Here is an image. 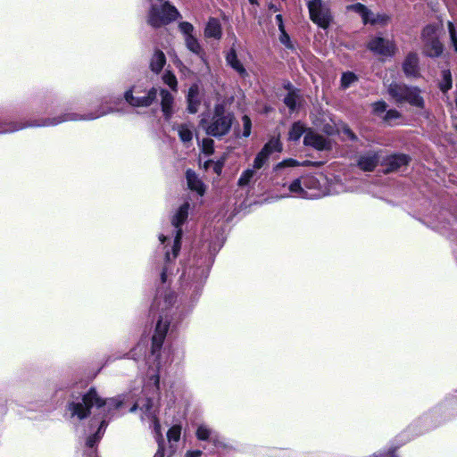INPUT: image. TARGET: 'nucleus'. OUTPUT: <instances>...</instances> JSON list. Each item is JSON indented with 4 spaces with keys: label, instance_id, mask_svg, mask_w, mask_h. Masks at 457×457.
Wrapping results in <instances>:
<instances>
[{
    "label": "nucleus",
    "instance_id": "nucleus-1",
    "mask_svg": "<svg viewBox=\"0 0 457 457\" xmlns=\"http://www.w3.org/2000/svg\"><path fill=\"white\" fill-rule=\"evenodd\" d=\"M123 403L124 400L120 396L104 400L99 396L95 388H91L83 395L81 402H71L68 404V411L71 412V417H76L80 420L89 415L91 408L96 407L97 409H102V420L99 428L95 435L87 438V446L93 447L99 442L107 426L106 420L110 419L112 415V411L120 408Z\"/></svg>",
    "mask_w": 457,
    "mask_h": 457
},
{
    "label": "nucleus",
    "instance_id": "nucleus-2",
    "mask_svg": "<svg viewBox=\"0 0 457 457\" xmlns=\"http://www.w3.org/2000/svg\"><path fill=\"white\" fill-rule=\"evenodd\" d=\"M232 121L233 115L226 111L223 104H218L214 106L212 115L202 118L200 125L208 135L222 137L230 130Z\"/></svg>",
    "mask_w": 457,
    "mask_h": 457
},
{
    "label": "nucleus",
    "instance_id": "nucleus-3",
    "mask_svg": "<svg viewBox=\"0 0 457 457\" xmlns=\"http://www.w3.org/2000/svg\"><path fill=\"white\" fill-rule=\"evenodd\" d=\"M387 93L397 104L407 103L411 106L423 109L425 101L418 87L408 86L403 83H391Z\"/></svg>",
    "mask_w": 457,
    "mask_h": 457
},
{
    "label": "nucleus",
    "instance_id": "nucleus-4",
    "mask_svg": "<svg viewBox=\"0 0 457 457\" xmlns=\"http://www.w3.org/2000/svg\"><path fill=\"white\" fill-rule=\"evenodd\" d=\"M137 409L143 412L141 417L142 420L147 419L153 421L154 429L159 445L158 451L154 457H163V439L161 433V425L156 418L157 408L154 405L153 400L145 395L144 397L139 398L136 402V403L131 407L130 411L133 412Z\"/></svg>",
    "mask_w": 457,
    "mask_h": 457
},
{
    "label": "nucleus",
    "instance_id": "nucleus-5",
    "mask_svg": "<svg viewBox=\"0 0 457 457\" xmlns=\"http://www.w3.org/2000/svg\"><path fill=\"white\" fill-rule=\"evenodd\" d=\"M160 4H152L148 13L147 22L154 28H159L175 21L179 12L168 1L156 0Z\"/></svg>",
    "mask_w": 457,
    "mask_h": 457
},
{
    "label": "nucleus",
    "instance_id": "nucleus-6",
    "mask_svg": "<svg viewBox=\"0 0 457 457\" xmlns=\"http://www.w3.org/2000/svg\"><path fill=\"white\" fill-rule=\"evenodd\" d=\"M423 52L430 57H437L443 53V45L438 40L435 26H427L421 35Z\"/></svg>",
    "mask_w": 457,
    "mask_h": 457
},
{
    "label": "nucleus",
    "instance_id": "nucleus-7",
    "mask_svg": "<svg viewBox=\"0 0 457 457\" xmlns=\"http://www.w3.org/2000/svg\"><path fill=\"white\" fill-rule=\"evenodd\" d=\"M310 18L321 28H327L330 21L329 9L321 0H308Z\"/></svg>",
    "mask_w": 457,
    "mask_h": 457
},
{
    "label": "nucleus",
    "instance_id": "nucleus-8",
    "mask_svg": "<svg viewBox=\"0 0 457 457\" xmlns=\"http://www.w3.org/2000/svg\"><path fill=\"white\" fill-rule=\"evenodd\" d=\"M158 94V89L152 87L149 91L140 95L137 91L129 90L125 93L126 101L132 106L146 107L153 104Z\"/></svg>",
    "mask_w": 457,
    "mask_h": 457
},
{
    "label": "nucleus",
    "instance_id": "nucleus-9",
    "mask_svg": "<svg viewBox=\"0 0 457 457\" xmlns=\"http://www.w3.org/2000/svg\"><path fill=\"white\" fill-rule=\"evenodd\" d=\"M113 111H114L113 108H108L106 110L97 112L96 114L91 113L87 116H80V115H78L75 113H67L63 116H59V117H55L53 119H47V120H44L43 123H41V124H32L31 126H54V125H57L59 123H62V122L67 121V120H94V119L99 118L103 115H105L109 112H112Z\"/></svg>",
    "mask_w": 457,
    "mask_h": 457
},
{
    "label": "nucleus",
    "instance_id": "nucleus-10",
    "mask_svg": "<svg viewBox=\"0 0 457 457\" xmlns=\"http://www.w3.org/2000/svg\"><path fill=\"white\" fill-rule=\"evenodd\" d=\"M348 9L359 13L361 16L362 21L365 24L386 23L388 19L387 16L386 15L373 14L370 10L366 8V6L359 3L350 5Z\"/></svg>",
    "mask_w": 457,
    "mask_h": 457
},
{
    "label": "nucleus",
    "instance_id": "nucleus-11",
    "mask_svg": "<svg viewBox=\"0 0 457 457\" xmlns=\"http://www.w3.org/2000/svg\"><path fill=\"white\" fill-rule=\"evenodd\" d=\"M368 47L372 52L386 56L393 55L395 49L392 41L379 37L371 39Z\"/></svg>",
    "mask_w": 457,
    "mask_h": 457
},
{
    "label": "nucleus",
    "instance_id": "nucleus-12",
    "mask_svg": "<svg viewBox=\"0 0 457 457\" xmlns=\"http://www.w3.org/2000/svg\"><path fill=\"white\" fill-rule=\"evenodd\" d=\"M303 144L307 146H312L316 150L322 151L330 149V141L325 138L323 136L309 129L303 138Z\"/></svg>",
    "mask_w": 457,
    "mask_h": 457
},
{
    "label": "nucleus",
    "instance_id": "nucleus-13",
    "mask_svg": "<svg viewBox=\"0 0 457 457\" xmlns=\"http://www.w3.org/2000/svg\"><path fill=\"white\" fill-rule=\"evenodd\" d=\"M169 326V320L167 318L161 317L158 320L155 328V332L153 336V353H154L156 351H158L164 340V337L166 336V332Z\"/></svg>",
    "mask_w": 457,
    "mask_h": 457
},
{
    "label": "nucleus",
    "instance_id": "nucleus-14",
    "mask_svg": "<svg viewBox=\"0 0 457 457\" xmlns=\"http://www.w3.org/2000/svg\"><path fill=\"white\" fill-rule=\"evenodd\" d=\"M162 112L166 120H170L174 113V97L168 90L160 88Z\"/></svg>",
    "mask_w": 457,
    "mask_h": 457
},
{
    "label": "nucleus",
    "instance_id": "nucleus-15",
    "mask_svg": "<svg viewBox=\"0 0 457 457\" xmlns=\"http://www.w3.org/2000/svg\"><path fill=\"white\" fill-rule=\"evenodd\" d=\"M403 70L404 74L408 78H419L420 76L419 57L416 54H408V55L406 56L405 60L403 62Z\"/></svg>",
    "mask_w": 457,
    "mask_h": 457
},
{
    "label": "nucleus",
    "instance_id": "nucleus-16",
    "mask_svg": "<svg viewBox=\"0 0 457 457\" xmlns=\"http://www.w3.org/2000/svg\"><path fill=\"white\" fill-rule=\"evenodd\" d=\"M379 161L378 153L369 152L361 155L358 161V166L365 171L373 170Z\"/></svg>",
    "mask_w": 457,
    "mask_h": 457
},
{
    "label": "nucleus",
    "instance_id": "nucleus-17",
    "mask_svg": "<svg viewBox=\"0 0 457 457\" xmlns=\"http://www.w3.org/2000/svg\"><path fill=\"white\" fill-rule=\"evenodd\" d=\"M201 104V97L199 87L197 85H193L189 87L187 93V110L190 113H195L199 110Z\"/></svg>",
    "mask_w": 457,
    "mask_h": 457
},
{
    "label": "nucleus",
    "instance_id": "nucleus-18",
    "mask_svg": "<svg viewBox=\"0 0 457 457\" xmlns=\"http://www.w3.org/2000/svg\"><path fill=\"white\" fill-rule=\"evenodd\" d=\"M188 187L191 190L196 191L200 195L205 192V187L203 181L197 177L195 171L188 170L186 173Z\"/></svg>",
    "mask_w": 457,
    "mask_h": 457
},
{
    "label": "nucleus",
    "instance_id": "nucleus-19",
    "mask_svg": "<svg viewBox=\"0 0 457 457\" xmlns=\"http://www.w3.org/2000/svg\"><path fill=\"white\" fill-rule=\"evenodd\" d=\"M226 62L241 77L245 78L247 76V72L243 63L238 60L236 51L234 49H230L229 52L227 54Z\"/></svg>",
    "mask_w": 457,
    "mask_h": 457
},
{
    "label": "nucleus",
    "instance_id": "nucleus-20",
    "mask_svg": "<svg viewBox=\"0 0 457 457\" xmlns=\"http://www.w3.org/2000/svg\"><path fill=\"white\" fill-rule=\"evenodd\" d=\"M409 161V156L403 154L391 155L386 161L388 166L387 171L397 170L401 167L407 165Z\"/></svg>",
    "mask_w": 457,
    "mask_h": 457
},
{
    "label": "nucleus",
    "instance_id": "nucleus-21",
    "mask_svg": "<svg viewBox=\"0 0 457 457\" xmlns=\"http://www.w3.org/2000/svg\"><path fill=\"white\" fill-rule=\"evenodd\" d=\"M221 35L222 30L220 22L219 21V20L215 18H211L208 21L206 27L204 29V36L206 37H213L216 39H220L221 37Z\"/></svg>",
    "mask_w": 457,
    "mask_h": 457
},
{
    "label": "nucleus",
    "instance_id": "nucleus-22",
    "mask_svg": "<svg viewBox=\"0 0 457 457\" xmlns=\"http://www.w3.org/2000/svg\"><path fill=\"white\" fill-rule=\"evenodd\" d=\"M165 62H166V58H165L164 54L162 51L157 50L154 52L152 59H151L150 68H151L152 71H154L155 73H159L162 70Z\"/></svg>",
    "mask_w": 457,
    "mask_h": 457
},
{
    "label": "nucleus",
    "instance_id": "nucleus-23",
    "mask_svg": "<svg viewBox=\"0 0 457 457\" xmlns=\"http://www.w3.org/2000/svg\"><path fill=\"white\" fill-rule=\"evenodd\" d=\"M309 129L301 121L294 122L288 132V139L291 141H298L300 137Z\"/></svg>",
    "mask_w": 457,
    "mask_h": 457
},
{
    "label": "nucleus",
    "instance_id": "nucleus-24",
    "mask_svg": "<svg viewBox=\"0 0 457 457\" xmlns=\"http://www.w3.org/2000/svg\"><path fill=\"white\" fill-rule=\"evenodd\" d=\"M184 41L187 48L189 51L198 55L201 59L204 60V52L198 40L194 36H187V37H184Z\"/></svg>",
    "mask_w": 457,
    "mask_h": 457
},
{
    "label": "nucleus",
    "instance_id": "nucleus-25",
    "mask_svg": "<svg viewBox=\"0 0 457 457\" xmlns=\"http://www.w3.org/2000/svg\"><path fill=\"white\" fill-rule=\"evenodd\" d=\"M261 151H262L269 157L275 152H281L282 145L279 141V138L272 137L264 145Z\"/></svg>",
    "mask_w": 457,
    "mask_h": 457
},
{
    "label": "nucleus",
    "instance_id": "nucleus-26",
    "mask_svg": "<svg viewBox=\"0 0 457 457\" xmlns=\"http://www.w3.org/2000/svg\"><path fill=\"white\" fill-rule=\"evenodd\" d=\"M261 151H262L269 157L275 152H281L282 145L279 141V138L272 137L264 145Z\"/></svg>",
    "mask_w": 457,
    "mask_h": 457
},
{
    "label": "nucleus",
    "instance_id": "nucleus-27",
    "mask_svg": "<svg viewBox=\"0 0 457 457\" xmlns=\"http://www.w3.org/2000/svg\"><path fill=\"white\" fill-rule=\"evenodd\" d=\"M189 204L185 203L182 204L172 219V224L175 228H179L187 218Z\"/></svg>",
    "mask_w": 457,
    "mask_h": 457
},
{
    "label": "nucleus",
    "instance_id": "nucleus-28",
    "mask_svg": "<svg viewBox=\"0 0 457 457\" xmlns=\"http://www.w3.org/2000/svg\"><path fill=\"white\" fill-rule=\"evenodd\" d=\"M176 129L178 130L179 138L182 142L187 143L192 140L193 132L191 127L187 124H179L177 126Z\"/></svg>",
    "mask_w": 457,
    "mask_h": 457
},
{
    "label": "nucleus",
    "instance_id": "nucleus-29",
    "mask_svg": "<svg viewBox=\"0 0 457 457\" xmlns=\"http://www.w3.org/2000/svg\"><path fill=\"white\" fill-rule=\"evenodd\" d=\"M289 191L290 193L294 194L295 195L302 198H307L308 195L307 192L303 188L301 180L299 179H295L290 185H289Z\"/></svg>",
    "mask_w": 457,
    "mask_h": 457
},
{
    "label": "nucleus",
    "instance_id": "nucleus-30",
    "mask_svg": "<svg viewBox=\"0 0 457 457\" xmlns=\"http://www.w3.org/2000/svg\"><path fill=\"white\" fill-rule=\"evenodd\" d=\"M299 95L295 92H289L287 96L284 98L285 104L290 109V111H295L298 103H299Z\"/></svg>",
    "mask_w": 457,
    "mask_h": 457
},
{
    "label": "nucleus",
    "instance_id": "nucleus-31",
    "mask_svg": "<svg viewBox=\"0 0 457 457\" xmlns=\"http://www.w3.org/2000/svg\"><path fill=\"white\" fill-rule=\"evenodd\" d=\"M181 234H182L181 229H179L177 231V235H176V237L174 239V245H173V247H172V259H175L178 256V254H179V249H180ZM165 258H166L167 261H170L171 260L170 253L169 252L166 253Z\"/></svg>",
    "mask_w": 457,
    "mask_h": 457
},
{
    "label": "nucleus",
    "instance_id": "nucleus-32",
    "mask_svg": "<svg viewBox=\"0 0 457 457\" xmlns=\"http://www.w3.org/2000/svg\"><path fill=\"white\" fill-rule=\"evenodd\" d=\"M255 169H247L245 170L240 176L239 179H238V186L240 187H245L246 185H248L250 183V181L252 180V179L254 177L255 175Z\"/></svg>",
    "mask_w": 457,
    "mask_h": 457
},
{
    "label": "nucleus",
    "instance_id": "nucleus-33",
    "mask_svg": "<svg viewBox=\"0 0 457 457\" xmlns=\"http://www.w3.org/2000/svg\"><path fill=\"white\" fill-rule=\"evenodd\" d=\"M312 162L310 161H305L303 163L298 162L296 160L289 158L287 160L282 161L281 162L278 163L275 167V170H279L285 167H295V166H307L310 165Z\"/></svg>",
    "mask_w": 457,
    "mask_h": 457
},
{
    "label": "nucleus",
    "instance_id": "nucleus-34",
    "mask_svg": "<svg viewBox=\"0 0 457 457\" xmlns=\"http://www.w3.org/2000/svg\"><path fill=\"white\" fill-rule=\"evenodd\" d=\"M163 82L168 85L172 90H177V79L170 71H166L162 76Z\"/></svg>",
    "mask_w": 457,
    "mask_h": 457
},
{
    "label": "nucleus",
    "instance_id": "nucleus-35",
    "mask_svg": "<svg viewBox=\"0 0 457 457\" xmlns=\"http://www.w3.org/2000/svg\"><path fill=\"white\" fill-rule=\"evenodd\" d=\"M269 156H267L262 151H260L258 154L256 155L253 167L255 170H260L263 167V165L267 162L269 160Z\"/></svg>",
    "mask_w": 457,
    "mask_h": 457
},
{
    "label": "nucleus",
    "instance_id": "nucleus-36",
    "mask_svg": "<svg viewBox=\"0 0 457 457\" xmlns=\"http://www.w3.org/2000/svg\"><path fill=\"white\" fill-rule=\"evenodd\" d=\"M180 434H181L180 426L175 425V426L171 427L167 433V437H168L169 442H172V441L178 442L180 438Z\"/></svg>",
    "mask_w": 457,
    "mask_h": 457
},
{
    "label": "nucleus",
    "instance_id": "nucleus-37",
    "mask_svg": "<svg viewBox=\"0 0 457 457\" xmlns=\"http://www.w3.org/2000/svg\"><path fill=\"white\" fill-rule=\"evenodd\" d=\"M441 90L446 92L452 87V77L449 71H443V81L440 84Z\"/></svg>",
    "mask_w": 457,
    "mask_h": 457
},
{
    "label": "nucleus",
    "instance_id": "nucleus-38",
    "mask_svg": "<svg viewBox=\"0 0 457 457\" xmlns=\"http://www.w3.org/2000/svg\"><path fill=\"white\" fill-rule=\"evenodd\" d=\"M214 142L211 138H204L202 141V151L206 155L212 154L214 151Z\"/></svg>",
    "mask_w": 457,
    "mask_h": 457
},
{
    "label": "nucleus",
    "instance_id": "nucleus-39",
    "mask_svg": "<svg viewBox=\"0 0 457 457\" xmlns=\"http://www.w3.org/2000/svg\"><path fill=\"white\" fill-rule=\"evenodd\" d=\"M212 435V430L205 425H200L196 430V436L199 440H207Z\"/></svg>",
    "mask_w": 457,
    "mask_h": 457
},
{
    "label": "nucleus",
    "instance_id": "nucleus-40",
    "mask_svg": "<svg viewBox=\"0 0 457 457\" xmlns=\"http://www.w3.org/2000/svg\"><path fill=\"white\" fill-rule=\"evenodd\" d=\"M356 79H357V77L353 73H352V72L344 73L341 78L342 87L346 88V87H350Z\"/></svg>",
    "mask_w": 457,
    "mask_h": 457
},
{
    "label": "nucleus",
    "instance_id": "nucleus-41",
    "mask_svg": "<svg viewBox=\"0 0 457 457\" xmlns=\"http://www.w3.org/2000/svg\"><path fill=\"white\" fill-rule=\"evenodd\" d=\"M386 107H387V104L386 102H384V101L376 102L372 104L373 113L378 116H380V115L386 113Z\"/></svg>",
    "mask_w": 457,
    "mask_h": 457
},
{
    "label": "nucleus",
    "instance_id": "nucleus-42",
    "mask_svg": "<svg viewBox=\"0 0 457 457\" xmlns=\"http://www.w3.org/2000/svg\"><path fill=\"white\" fill-rule=\"evenodd\" d=\"M449 34H450V39L453 47L454 48V51L457 52V35L455 31V28L453 22L449 21L447 24Z\"/></svg>",
    "mask_w": 457,
    "mask_h": 457
},
{
    "label": "nucleus",
    "instance_id": "nucleus-43",
    "mask_svg": "<svg viewBox=\"0 0 457 457\" xmlns=\"http://www.w3.org/2000/svg\"><path fill=\"white\" fill-rule=\"evenodd\" d=\"M179 27L180 31L183 33L184 37H187V36H193L192 33L194 30V27L191 23L183 21L179 23Z\"/></svg>",
    "mask_w": 457,
    "mask_h": 457
},
{
    "label": "nucleus",
    "instance_id": "nucleus-44",
    "mask_svg": "<svg viewBox=\"0 0 457 457\" xmlns=\"http://www.w3.org/2000/svg\"><path fill=\"white\" fill-rule=\"evenodd\" d=\"M401 114L398 111L395 109H391L386 112L385 116L383 117L384 120L390 123L394 120L400 118Z\"/></svg>",
    "mask_w": 457,
    "mask_h": 457
},
{
    "label": "nucleus",
    "instance_id": "nucleus-45",
    "mask_svg": "<svg viewBox=\"0 0 457 457\" xmlns=\"http://www.w3.org/2000/svg\"><path fill=\"white\" fill-rule=\"evenodd\" d=\"M337 130L339 133H342L344 136H345L347 138H349L351 140L357 139L355 134L345 124H342L341 128H339Z\"/></svg>",
    "mask_w": 457,
    "mask_h": 457
},
{
    "label": "nucleus",
    "instance_id": "nucleus-46",
    "mask_svg": "<svg viewBox=\"0 0 457 457\" xmlns=\"http://www.w3.org/2000/svg\"><path fill=\"white\" fill-rule=\"evenodd\" d=\"M242 122H243V128H244L243 136L244 137L250 136V134H251V127H252V123H251L250 118L248 116L245 115L242 118Z\"/></svg>",
    "mask_w": 457,
    "mask_h": 457
},
{
    "label": "nucleus",
    "instance_id": "nucleus-47",
    "mask_svg": "<svg viewBox=\"0 0 457 457\" xmlns=\"http://www.w3.org/2000/svg\"><path fill=\"white\" fill-rule=\"evenodd\" d=\"M25 128L23 125H17L10 123L6 127L0 129V133H8V132H13L19 129H21Z\"/></svg>",
    "mask_w": 457,
    "mask_h": 457
},
{
    "label": "nucleus",
    "instance_id": "nucleus-48",
    "mask_svg": "<svg viewBox=\"0 0 457 457\" xmlns=\"http://www.w3.org/2000/svg\"><path fill=\"white\" fill-rule=\"evenodd\" d=\"M174 302H175V295L172 293L166 295L163 299L164 307L168 308L169 306L172 305Z\"/></svg>",
    "mask_w": 457,
    "mask_h": 457
},
{
    "label": "nucleus",
    "instance_id": "nucleus-49",
    "mask_svg": "<svg viewBox=\"0 0 457 457\" xmlns=\"http://www.w3.org/2000/svg\"><path fill=\"white\" fill-rule=\"evenodd\" d=\"M280 41L282 44L289 47V36L286 33L285 29L281 31Z\"/></svg>",
    "mask_w": 457,
    "mask_h": 457
},
{
    "label": "nucleus",
    "instance_id": "nucleus-50",
    "mask_svg": "<svg viewBox=\"0 0 457 457\" xmlns=\"http://www.w3.org/2000/svg\"><path fill=\"white\" fill-rule=\"evenodd\" d=\"M276 21L278 22V26L280 31H283L284 24H283V19L281 14H278L276 16Z\"/></svg>",
    "mask_w": 457,
    "mask_h": 457
},
{
    "label": "nucleus",
    "instance_id": "nucleus-51",
    "mask_svg": "<svg viewBox=\"0 0 457 457\" xmlns=\"http://www.w3.org/2000/svg\"><path fill=\"white\" fill-rule=\"evenodd\" d=\"M202 454L201 451H193L187 453V457H200Z\"/></svg>",
    "mask_w": 457,
    "mask_h": 457
},
{
    "label": "nucleus",
    "instance_id": "nucleus-52",
    "mask_svg": "<svg viewBox=\"0 0 457 457\" xmlns=\"http://www.w3.org/2000/svg\"><path fill=\"white\" fill-rule=\"evenodd\" d=\"M221 169H222V164L219 163V162H216L215 165H214V171L217 174H220L221 172Z\"/></svg>",
    "mask_w": 457,
    "mask_h": 457
},
{
    "label": "nucleus",
    "instance_id": "nucleus-53",
    "mask_svg": "<svg viewBox=\"0 0 457 457\" xmlns=\"http://www.w3.org/2000/svg\"><path fill=\"white\" fill-rule=\"evenodd\" d=\"M159 239L162 243H163L166 240V237L163 235H160Z\"/></svg>",
    "mask_w": 457,
    "mask_h": 457
},
{
    "label": "nucleus",
    "instance_id": "nucleus-54",
    "mask_svg": "<svg viewBox=\"0 0 457 457\" xmlns=\"http://www.w3.org/2000/svg\"><path fill=\"white\" fill-rule=\"evenodd\" d=\"M161 277H162V282H165V280H166V273H165V271H163V272L162 273V276H161Z\"/></svg>",
    "mask_w": 457,
    "mask_h": 457
},
{
    "label": "nucleus",
    "instance_id": "nucleus-55",
    "mask_svg": "<svg viewBox=\"0 0 457 457\" xmlns=\"http://www.w3.org/2000/svg\"><path fill=\"white\" fill-rule=\"evenodd\" d=\"M154 384H155L156 388H158V385H159V378H158V377L156 378Z\"/></svg>",
    "mask_w": 457,
    "mask_h": 457
},
{
    "label": "nucleus",
    "instance_id": "nucleus-56",
    "mask_svg": "<svg viewBox=\"0 0 457 457\" xmlns=\"http://www.w3.org/2000/svg\"><path fill=\"white\" fill-rule=\"evenodd\" d=\"M209 163H210V161L205 162V163H204V168H205V169H207V168H208Z\"/></svg>",
    "mask_w": 457,
    "mask_h": 457
},
{
    "label": "nucleus",
    "instance_id": "nucleus-57",
    "mask_svg": "<svg viewBox=\"0 0 457 457\" xmlns=\"http://www.w3.org/2000/svg\"><path fill=\"white\" fill-rule=\"evenodd\" d=\"M251 4H256V0H249Z\"/></svg>",
    "mask_w": 457,
    "mask_h": 457
},
{
    "label": "nucleus",
    "instance_id": "nucleus-58",
    "mask_svg": "<svg viewBox=\"0 0 457 457\" xmlns=\"http://www.w3.org/2000/svg\"><path fill=\"white\" fill-rule=\"evenodd\" d=\"M271 9H274V10H277L276 7L274 5H271L270 6Z\"/></svg>",
    "mask_w": 457,
    "mask_h": 457
}]
</instances>
